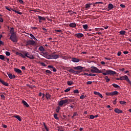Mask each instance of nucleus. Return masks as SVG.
Masks as SVG:
<instances>
[{"label":"nucleus","mask_w":131,"mask_h":131,"mask_svg":"<svg viewBox=\"0 0 131 131\" xmlns=\"http://www.w3.org/2000/svg\"><path fill=\"white\" fill-rule=\"evenodd\" d=\"M42 55L47 59H57L59 58V54H56V52L49 54L48 52H42Z\"/></svg>","instance_id":"f257e3e1"},{"label":"nucleus","mask_w":131,"mask_h":131,"mask_svg":"<svg viewBox=\"0 0 131 131\" xmlns=\"http://www.w3.org/2000/svg\"><path fill=\"white\" fill-rule=\"evenodd\" d=\"M33 39L34 40L33 41L34 50L36 52H38L39 50L41 52H45V48L43 47V46L39 47V44L38 43V41L37 40L36 38L33 36Z\"/></svg>","instance_id":"f03ea898"},{"label":"nucleus","mask_w":131,"mask_h":131,"mask_svg":"<svg viewBox=\"0 0 131 131\" xmlns=\"http://www.w3.org/2000/svg\"><path fill=\"white\" fill-rule=\"evenodd\" d=\"M84 68H83V67L81 66L74 67L73 69H75V70L79 71H75L73 69H71L70 70H68V71L70 73H73L74 74H79L82 72V69H83Z\"/></svg>","instance_id":"7ed1b4c3"},{"label":"nucleus","mask_w":131,"mask_h":131,"mask_svg":"<svg viewBox=\"0 0 131 131\" xmlns=\"http://www.w3.org/2000/svg\"><path fill=\"white\" fill-rule=\"evenodd\" d=\"M116 74L117 73L116 72H114V71L111 70H104V72L102 73V74L104 76H106L107 75H116Z\"/></svg>","instance_id":"20e7f679"},{"label":"nucleus","mask_w":131,"mask_h":131,"mask_svg":"<svg viewBox=\"0 0 131 131\" xmlns=\"http://www.w3.org/2000/svg\"><path fill=\"white\" fill-rule=\"evenodd\" d=\"M92 69L91 70V72L92 73H103L104 71H106V69L99 70L97 68H96V67H92Z\"/></svg>","instance_id":"39448f33"},{"label":"nucleus","mask_w":131,"mask_h":131,"mask_svg":"<svg viewBox=\"0 0 131 131\" xmlns=\"http://www.w3.org/2000/svg\"><path fill=\"white\" fill-rule=\"evenodd\" d=\"M11 40L13 41V42H18V37H17V35H11L10 37Z\"/></svg>","instance_id":"423d86ee"},{"label":"nucleus","mask_w":131,"mask_h":131,"mask_svg":"<svg viewBox=\"0 0 131 131\" xmlns=\"http://www.w3.org/2000/svg\"><path fill=\"white\" fill-rule=\"evenodd\" d=\"M6 10H8V11H13V12H15V13H16L17 14H18L19 15H22L23 13L20 12L17 10H15V9L9 8V7H6Z\"/></svg>","instance_id":"0eeeda50"},{"label":"nucleus","mask_w":131,"mask_h":131,"mask_svg":"<svg viewBox=\"0 0 131 131\" xmlns=\"http://www.w3.org/2000/svg\"><path fill=\"white\" fill-rule=\"evenodd\" d=\"M75 36H76V37L78 38H81L84 37V35L82 33H76L75 34Z\"/></svg>","instance_id":"6e6552de"},{"label":"nucleus","mask_w":131,"mask_h":131,"mask_svg":"<svg viewBox=\"0 0 131 131\" xmlns=\"http://www.w3.org/2000/svg\"><path fill=\"white\" fill-rule=\"evenodd\" d=\"M19 56H20V57H22V58H25L26 57H27L28 58H29V54H28V53H26L25 54H23L22 53H18Z\"/></svg>","instance_id":"1a4fd4ad"},{"label":"nucleus","mask_w":131,"mask_h":131,"mask_svg":"<svg viewBox=\"0 0 131 131\" xmlns=\"http://www.w3.org/2000/svg\"><path fill=\"white\" fill-rule=\"evenodd\" d=\"M115 113L117 114H120V113H122L123 111L121 110H119L118 108H116L115 109Z\"/></svg>","instance_id":"9d476101"},{"label":"nucleus","mask_w":131,"mask_h":131,"mask_svg":"<svg viewBox=\"0 0 131 131\" xmlns=\"http://www.w3.org/2000/svg\"><path fill=\"white\" fill-rule=\"evenodd\" d=\"M93 3L86 4L85 6L86 10H89L90 8L91 5H93Z\"/></svg>","instance_id":"9b49d317"},{"label":"nucleus","mask_w":131,"mask_h":131,"mask_svg":"<svg viewBox=\"0 0 131 131\" xmlns=\"http://www.w3.org/2000/svg\"><path fill=\"white\" fill-rule=\"evenodd\" d=\"M0 82H2L4 85H5L6 86H8L9 85V83L5 82V81L2 80V79H0Z\"/></svg>","instance_id":"f8f14e48"},{"label":"nucleus","mask_w":131,"mask_h":131,"mask_svg":"<svg viewBox=\"0 0 131 131\" xmlns=\"http://www.w3.org/2000/svg\"><path fill=\"white\" fill-rule=\"evenodd\" d=\"M72 61L74 62L77 63L79 62V59L77 58H72Z\"/></svg>","instance_id":"ddd939ff"},{"label":"nucleus","mask_w":131,"mask_h":131,"mask_svg":"<svg viewBox=\"0 0 131 131\" xmlns=\"http://www.w3.org/2000/svg\"><path fill=\"white\" fill-rule=\"evenodd\" d=\"M69 26L71 28H75L77 26V25L76 23H72L69 24Z\"/></svg>","instance_id":"4468645a"},{"label":"nucleus","mask_w":131,"mask_h":131,"mask_svg":"<svg viewBox=\"0 0 131 131\" xmlns=\"http://www.w3.org/2000/svg\"><path fill=\"white\" fill-rule=\"evenodd\" d=\"M107 8L109 9V10H112L113 9H114V6H113V4H109L108 5V7Z\"/></svg>","instance_id":"2eb2a0df"},{"label":"nucleus","mask_w":131,"mask_h":131,"mask_svg":"<svg viewBox=\"0 0 131 131\" xmlns=\"http://www.w3.org/2000/svg\"><path fill=\"white\" fill-rule=\"evenodd\" d=\"M14 71L16 72V73H22V71L19 69L15 68L14 69Z\"/></svg>","instance_id":"dca6fc26"},{"label":"nucleus","mask_w":131,"mask_h":131,"mask_svg":"<svg viewBox=\"0 0 131 131\" xmlns=\"http://www.w3.org/2000/svg\"><path fill=\"white\" fill-rule=\"evenodd\" d=\"M8 76L10 79H13V78H15V76L14 75H12V74H9Z\"/></svg>","instance_id":"f3484780"},{"label":"nucleus","mask_w":131,"mask_h":131,"mask_svg":"<svg viewBox=\"0 0 131 131\" xmlns=\"http://www.w3.org/2000/svg\"><path fill=\"white\" fill-rule=\"evenodd\" d=\"M118 93H119L117 91H113V92H112V96L118 95Z\"/></svg>","instance_id":"a211bd4d"},{"label":"nucleus","mask_w":131,"mask_h":131,"mask_svg":"<svg viewBox=\"0 0 131 131\" xmlns=\"http://www.w3.org/2000/svg\"><path fill=\"white\" fill-rule=\"evenodd\" d=\"M10 34H11V35H14L15 34H16V33H15L14 32V29L13 28H11L10 29Z\"/></svg>","instance_id":"6ab92c4d"},{"label":"nucleus","mask_w":131,"mask_h":131,"mask_svg":"<svg viewBox=\"0 0 131 131\" xmlns=\"http://www.w3.org/2000/svg\"><path fill=\"white\" fill-rule=\"evenodd\" d=\"M82 27H83V29L87 30L89 28V26L87 24L82 25Z\"/></svg>","instance_id":"aec40b11"},{"label":"nucleus","mask_w":131,"mask_h":131,"mask_svg":"<svg viewBox=\"0 0 131 131\" xmlns=\"http://www.w3.org/2000/svg\"><path fill=\"white\" fill-rule=\"evenodd\" d=\"M39 19L42 20V21H45L46 20V18L45 16H38Z\"/></svg>","instance_id":"412c9836"},{"label":"nucleus","mask_w":131,"mask_h":131,"mask_svg":"<svg viewBox=\"0 0 131 131\" xmlns=\"http://www.w3.org/2000/svg\"><path fill=\"white\" fill-rule=\"evenodd\" d=\"M14 117H15V118L17 119L18 120H19V121H21L22 120L20 116H19V115L14 116Z\"/></svg>","instance_id":"4be33fe9"},{"label":"nucleus","mask_w":131,"mask_h":131,"mask_svg":"<svg viewBox=\"0 0 131 131\" xmlns=\"http://www.w3.org/2000/svg\"><path fill=\"white\" fill-rule=\"evenodd\" d=\"M46 96L47 100L50 99L51 95L50 94L47 93Z\"/></svg>","instance_id":"5701e85b"},{"label":"nucleus","mask_w":131,"mask_h":131,"mask_svg":"<svg viewBox=\"0 0 131 131\" xmlns=\"http://www.w3.org/2000/svg\"><path fill=\"white\" fill-rule=\"evenodd\" d=\"M23 104H24V106H26L27 107H29V105L25 101V100H23Z\"/></svg>","instance_id":"b1692460"},{"label":"nucleus","mask_w":131,"mask_h":131,"mask_svg":"<svg viewBox=\"0 0 131 131\" xmlns=\"http://www.w3.org/2000/svg\"><path fill=\"white\" fill-rule=\"evenodd\" d=\"M67 84L68 85H72L74 84V82L72 81H68Z\"/></svg>","instance_id":"393cba45"},{"label":"nucleus","mask_w":131,"mask_h":131,"mask_svg":"<svg viewBox=\"0 0 131 131\" xmlns=\"http://www.w3.org/2000/svg\"><path fill=\"white\" fill-rule=\"evenodd\" d=\"M46 75H49V74H52V72H51L50 70H46Z\"/></svg>","instance_id":"a878e982"},{"label":"nucleus","mask_w":131,"mask_h":131,"mask_svg":"<svg viewBox=\"0 0 131 131\" xmlns=\"http://www.w3.org/2000/svg\"><path fill=\"white\" fill-rule=\"evenodd\" d=\"M58 105H59V106H62L63 105H64L63 100H61L60 101H59V103H58Z\"/></svg>","instance_id":"bb28decb"},{"label":"nucleus","mask_w":131,"mask_h":131,"mask_svg":"<svg viewBox=\"0 0 131 131\" xmlns=\"http://www.w3.org/2000/svg\"><path fill=\"white\" fill-rule=\"evenodd\" d=\"M28 45H33V40H29L27 41Z\"/></svg>","instance_id":"cd10ccee"},{"label":"nucleus","mask_w":131,"mask_h":131,"mask_svg":"<svg viewBox=\"0 0 131 131\" xmlns=\"http://www.w3.org/2000/svg\"><path fill=\"white\" fill-rule=\"evenodd\" d=\"M127 77V76H122V77H120V80H126V78Z\"/></svg>","instance_id":"c85d7f7f"},{"label":"nucleus","mask_w":131,"mask_h":131,"mask_svg":"<svg viewBox=\"0 0 131 131\" xmlns=\"http://www.w3.org/2000/svg\"><path fill=\"white\" fill-rule=\"evenodd\" d=\"M104 79L106 80V81L107 83H108V82H109V81H110V78H109L108 76H105L104 77Z\"/></svg>","instance_id":"c756f323"},{"label":"nucleus","mask_w":131,"mask_h":131,"mask_svg":"<svg viewBox=\"0 0 131 131\" xmlns=\"http://www.w3.org/2000/svg\"><path fill=\"white\" fill-rule=\"evenodd\" d=\"M125 80H126V81H127V82H128L129 84H131V81L129 80V79H128V77L127 76H126Z\"/></svg>","instance_id":"7c9ffc66"},{"label":"nucleus","mask_w":131,"mask_h":131,"mask_svg":"<svg viewBox=\"0 0 131 131\" xmlns=\"http://www.w3.org/2000/svg\"><path fill=\"white\" fill-rule=\"evenodd\" d=\"M112 85H113V86L115 88H120V86H119V85H117V84H115V83L112 84Z\"/></svg>","instance_id":"2f4dec72"},{"label":"nucleus","mask_w":131,"mask_h":131,"mask_svg":"<svg viewBox=\"0 0 131 131\" xmlns=\"http://www.w3.org/2000/svg\"><path fill=\"white\" fill-rule=\"evenodd\" d=\"M125 33H126V31H121L119 32V34L120 35H125Z\"/></svg>","instance_id":"473e14b6"},{"label":"nucleus","mask_w":131,"mask_h":131,"mask_svg":"<svg viewBox=\"0 0 131 131\" xmlns=\"http://www.w3.org/2000/svg\"><path fill=\"white\" fill-rule=\"evenodd\" d=\"M61 109L60 107L59 106H58L56 108V112H57V113H59V110Z\"/></svg>","instance_id":"72a5a7b5"},{"label":"nucleus","mask_w":131,"mask_h":131,"mask_svg":"<svg viewBox=\"0 0 131 131\" xmlns=\"http://www.w3.org/2000/svg\"><path fill=\"white\" fill-rule=\"evenodd\" d=\"M0 59H1V60H3V61H5V56L3 55H1Z\"/></svg>","instance_id":"f704fd0d"},{"label":"nucleus","mask_w":131,"mask_h":131,"mask_svg":"<svg viewBox=\"0 0 131 131\" xmlns=\"http://www.w3.org/2000/svg\"><path fill=\"white\" fill-rule=\"evenodd\" d=\"M119 103H120V104H121V105H124V104H125L126 103V102H125V101H119Z\"/></svg>","instance_id":"c9c22d12"},{"label":"nucleus","mask_w":131,"mask_h":131,"mask_svg":"<svg viewBox=\"0 0 131 131\" xmlns=\"http://www.w3.org/2000/svg\"><path fill=\"white\" fill-rule=\"evenodd\" d=\"M57 116H58V114H55L54 115V118L55 119H56V120H59V118H58Z\"/></svg>","instance_id":"e433bc0d"},{"label":"nucleus","mask_w":131,"mask_h":131,"mask_svg":"<svg viewBox=\"0 0 131 131\" xmlns=\"http://www.w3.org/2000/svg\"><path fill=\"white\" fill-rule=\"evenodd\" d=\"M5 54L6 55V56H11V53H10V52L9 51H6Z\"/></svg>","instance_id":"4c0bfd02"},{"label":"nucleus","mask_w":131,"mask_h":131,"mask_svg":"<svg viewBox=\"0 0 131 131\" xmlns=\"http://www.w3.org/2000/svg\"><path fill=\"white\" fill-rule=\"evenodd\" d=\"M55 32H60L61 34H63V31H61V29L55 30Z\"/></svg>","instance_id":"58836bf2"},{"label":"nucleus","mask_w":131,"mask_h":131,"mask_svg":"<svg viewBox=\"0 0 131 131\" xmlns=\"http://www.w3.org/2000/svg\"><path fill=\"white\" fill-rule=\"evenodd\" d=\"M28 37H29L30 38H33V35L32 34H28Z\"/></svg>","instance_id":"ea45409f"},{"label":"nucleus","mask_w":131,"mask_h":131,"mask_svg":"<svg viewBox=\"0 0 131 131\" xmlns=\"http://www.w3.org/2000/svg\"><path fill=\"white\" fill-rule=\"evenodd\" d=\"M105 95L107 96H112V92L111 93H105Z\"/></svg>","instance_id":"a19ab883"},{"label":"nucleus","mask_w":131,"mask_h":131,"mask_svg":"<svg viewBox=\"0 0 131 131\" xmlns=\"http://www.w3.org/2000/svg\"><path fill=\"white\" fill-rule=\"evenodd\" d=\"M63 104H67L68 103V99H64V100H62Z\"/></svg>","instance_id":"79ce46f5"},{"label":"nucleus","mask_w":131,"mask_h":131,"mask_svg":"<svg viewBox=\"0 0 131 131\" xmlns=\"http://www.w3.org/2000/svg\"><path fill=\"white\" fill-rule=\"evenodd\" d=\"M40 64H41L42 66L44 67H47V64H45V62H40Z\"/></svg>","instance_id":"37998d69"},{"label":"nucleus","mask_w":131,"mask_h":131,"mask_svg":"<svg viewBox=\"0 0 131 131\" xmlns=\"http://www.w3.org/2000/svg\"><path fill=\"white\" fill-rule=\"evenodd\" d=\"M43 125L45 127V128L46 129L47 131H49V128L46 126L45 123H43Z\"/></svg>","instance_id":"c03bdc74"},{"label":"nucleus","mask_w":131,"mask_h":131,"mask_svg":"<svg viewBox=\"0 0 131 131\" xmlns=\"http://www.w3.org/2000/svg\"><path fill=\"white\" fill-rule=\"evenodd\" d=\"M90 118L91 119V120H93V119L95 118V116L93 115H91L90 116Z\"/></svg>","instance_id":"a18cd8bd"},{"label":"nucleus","mask_w":131,"mask_h":131,"mask_svg":"<svg viewBox=\"0 0 131 131\" xmlns=\"http://www.w3.org/2000/svg\"><path fill=\"white\" fill-rule=\"evenodd\" d=\"M96 76V74H93V73L89 74V76L94 77V76Z\"/></svg>","instance_id":"49530a36"},{"label":"nucleus","mask_w":131,"mask_h":131,"mask_svg":"<svg viewBox=\"0 0 131 131\" xmlns=\"http://www.w3.org/2000/svg\"><path fill=\"white\" fill-rule=\"evenodd\" d=\"M85 97L86 96H84V95H81L80 97V99H84Z\"/></svg>","instance_id":"de8ad7c7"},{"label":"nucleus","mask_w":131,"mask_h":131,"mask_svg":"<svg viewBox=\"0 0 131 131\" xmlns=\"http://www.w3.org/2000/svg\"><path fill=\"white\" fill-rule=\"evenodd\" d=\"M74 93L75 94H78V93H79V91L78 90H75L74 91Z\"/></svg>","instance_id":"09e8293b"},{"label":"nucleus","mask_w":131,"mask_h":131,"mask_svg":"<svg viewBox=\"0 0 131 131\" xmlns=\"http://www.w3.org/2000/svg\"><path fill=\"white\" fill-rule=\"evenodd\" d=\"M70 90H71L70 88H68L67 89H66V90H64V92L67 93V92H70Z\"/></svg>","instance_id":"8fccbe9b"},{"label":"nucleus","mask_w":131,"mask_h":131,"mask_svg":"<svg viewBox=\"0 0 131 131\" xmlns=\"http://www.w3.org/2000/svg\"><path fill=\"white\" fill-rule=\"evenodd\" d=\"M99 92H97V91H94V95H97V96H99Z\"/></svg>","instance_id":"3c124183"},{"label":"nucleus","mask_w":131,"mask_h":131,"mask_svg":"<svg viewBox=\"0 0 131 131\" xmlns=\"http://www.w3.org/2000/svg\"><path fill=\"white\" fill-rule=\"evenodd\" d=\"M98 96L100 97L101 98V99H102V98H103V95L101 94H100V93H99Z\"/></svg>","instance_id":"603ef678"},{"label":"nucleus","mask_w":131,"mask_h":131,"mask_svg":"<svg viewBox=\"0 0 131 131\" xmlns=\"http://www.w3.org/2000/svg\"><path fill=\"white\" fill-rule=\"evenodd\" d=\"M120 6L122 8H125V5L124 4H120Z\"/></svg>","instance_id":"864d4df0"},{"label":"nucleus","mask_w":131,"mask_h":131,"mask_svg":"<svg viewBox=\"0 0 131 131\" xmlns=\"http://www.w3.org/2000/svg\"><path fill=\"white\" fill-rule=\"evenodd\" d=\"M95 4H103V2H98L95 3Z\"/></svg>","instance_id":"5fc2aeb1"},{"label":"nucleus","mask_w":131,"mask_h":131,"mask_svg":"<svg viewBox=\"0 0 131 131\" xmlns=\"http://www.w3.org/2000/svg\"><path fill=\"white\" fill-rule=\"evenodd\" d=\"M92 83V81H88L86 82V84L89 85V84H91Z\"/></svg>","instance_id":"6e6d98bb"},{"label":"nucleus","mask_w":131,"mask_h":131,"mask_svg":"<svg viewBox=\"0 0 131 131\" xmlns=\"http://www.w3.org/2000/svg\"><path fill=\"white\" fill-rule=\"evenodd\" d=\"M77 112H75V113L73 114V117L77 116Z\"/></svg>","instance_id":"4d7b16f0"},{"label":"nucleus","mask_w":131,"mask_h":131,"mask_svg":"<svg viewBox=\"0 0 131 131\" xmlns=\"http://www.w3.org/2000/svg\"><path fill=\"white\" fill-rule=\"evenodd\" d=\"M19 3L20 4H24V2L23 0H18Z\"/></svg>","instance_id":"13d9d810"},{"label":"nucleus","mask_w":131,"mask_h":131,"mask_svg":"<svg viewBox=\"0 0 131 131\" xmlns=\"http://www.w3.org/2000/svg\"><path fill=\"white\" fill-rule=\"evenodd\" d=\"M105 59L107 60H111L112 59V58H111L105 57Z\"/></svg>","instance_id":"bf43d9fd"},{"label":"nucleus","mask_w":131,"mask_h":131,"mask_svg":"<svg viewBox=\"0 0 131 131\" xmlns=\"http://www.w3.org/2000/svg\"><path fill=\"white\" fill-rule=\"evenodd\" d=\"M52 69H53V71L54 72H57V70H56V68H54V67H53V68H52Z\"/></svg>","instance_id":"052dcab7"},{"label":"nucleus","mask_w":131,"mask_h":131,"mask_svg":"<svg viewBox=\"0 0 131 131\" xmlns=\"http://www.w3.org/2000/svg\"><path fill=\"white\" fill-rule=\"evenodd\" d=\"M123 54H125V55L128 54V51H124Z\"/></svg>","instance_id":"680f3d73"},{"label":"nucleus","mask_w":131,"mask_h":131,"mask_svg":"<svg viewBox=\"0 0 131 131\" xmlns=\"http://www.w3.org/2000/svg\"><path fill=\"white\" fill-rule=\"evenodd\" d=\"M83 75L84 76H90V75L89 73H84V74H83Z\"/></svg>","instance_id":"e2e57ef3"},{"label":"nucleus","mask_w":131,"mask_h":131,"mask_svg":"<svg viewBox=\"0 0 131 131\" xmlns=\"http://www.w3.org/2000/svg\"><path fill=\"white\" fill-rule=\"evenodd\" d=\"M42 99L43 100H45V94H42Z\"/></svg>","instance_id":"0e129e2a"},{"label":"nucleus","mask_w":131,"mask_h":131,"mask_svg":"<svg viewBox=\"0 0 131 131\" xmlns=\"http://www.w3.org/2000/svg\"><path fill=\"white\" fill-rule=\"evenodd\" d=\"M121 52H119L117 54V55L119 56H121Z\"/></svg>","instance_id":"69168bd1"},{"label":"nucleus","mask_w":131,"mask_h":131,"mask_svg":"<svg viewBox=\"0 0 131 131\" xmlns=\"http://www.w3.org/2000/svg\"><path fill=\"white\" fill-rule=\"evenodd\" d=\"M1 98H2V99H5V95H1Z\"/></svg>","instance_id":"338daca9"},{"label":"nucleus","mask_w":131,"mask_h":131,"mask_svg":"<svg viewBox=\"0 0 131 131\" xmlns=\"http://www.w3.org/2000/svg\"><path fill=\"white\" fill-rule=\"evenodd\" d=\"M2 45H4V42H3V41L0 40V46H2Z\"/></svg>","instance_id":"774afa93"}]
</instances>
